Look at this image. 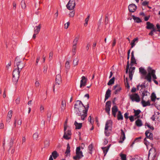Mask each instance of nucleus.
<instances>
[{
  "mask_svg": "<svg viewBox=\"0 0 160 160\" xmlns=\"http://www.w3.org/2000/svg\"><path fill=\"white\" fill-rule=\"evenodd\" d=\"M83 107H84V105L81 101L78 100L76 101V103L74 105V109L77 116V119L78 120H82L81 117L82 116V113H83L82 111Z\"/></svg>",
  "mask_w": 160,
  "mask_h": 160,
  "instance_id": "f257e3e1",
  "label": "nucleus"
},
{
  "mask_svg": "<svg viewBox=\"0 0 160 160\" xmlns=\"http://www.w3.org/2000/svg\"><path fill=\"white\" fill-rule=\"evenodd\" d=\"M144 144L146 146L147 149L150 146L151 148L150 149L149 151V153L148 155V160H153L156 157L157 152L155 148H153V144H150L147 140L146 138L144 139Z\"/></svg>",
  "mask_w": 160,
  "mask_h": 160,
  "instance_id": "f03ea898",
  "label": "nucleus"
},
{
  "mask_svg": "<svg viewBox=\"0 0 160 160\" xmlns=\"http://www.w3.org/2000/svg\"><path fill=\"white\" fill-rule=\"evenodd\" d=\"M21 71V70L18 69L17 68H15L13 71L12 81L15 84L18 81L20 76V72Z\"/></svg>",
  "mask_w": 160,
  "mask_h": 160,
  "instance_id": "7ed1b4c3",
  "label": "nucleus"
},
{
  "mask_svg": "<svg viewBox=\"0 0 160 160\" xmlns=\"http://www.w3.org/2000/svg\"><path fill=\"white\" fill-rule=\"evenodd\" d=\"M17 67V68L18 69L21 70L25 66V64L20 61V58L18 57H17L15 60L14 62V67Z\"/></svg>",
  "mask_w": 160,
  "mask_h": 160,
  "instance_id": "20e7f679",
  "label": "nucleus"
},
{
  "mask_svg": "<svg viewBox=\"0 0 160 160\" xmlns=\"http://www.w3.org/2000/svg\"><path fill=\"white\" fill-rule=\"evenodd\" d=\"M83 157L82 153L81 151V148L80 147H77L76 149V156L73 157V158L77 160Z\"/></svg>",
  "mask_w": 160,
  "mask_h": 160,
  "instance_id": "39448f33",
  "label": "nucleus"
},
{
  "mask_svg": "<svg viewBox=\"0 0 160 160\" xmlns=\"http://www.w3.org/2000/svg\"><path fill=\"white\" fill-rule=\"evenodd\" d=\"M129 97L132 102L135 101L137 102H138L140 101L139 96L137 93L130 95Z\"/></svg>",
  "mask_w": 160,
  "mask_h": 160,
  "instance_id": "423d86ee",
  "label": "nucleus"
},
{
  "mask_svg": "<svg viewBox=\"0 0 160 160\" xmlns=\"http://www.w3.org/2000/svg\"><path fill=\"white\" fill-rule=\"evenodd\" d=\"M83 109L82 110L83 111V113L82 114V117H81L82 120H84L85 118L86 117L87 115V112L89 108V104L88 103L86 105V107L84 106V107H83Z\"/></svg>",
  "mask_w": 160,
  "mask_h": 160,
  "instance_id": "0eeeda50",
  "label": "nucleus"
},
{
  "mask_svg": "<svg viewBox=\"0 0 160 160\" xmlns=\"http://www.w3.org/2000/svg\"><path fill=\"white\" fill-rule=\"evenodd\" d=\"M75 1L73 0H69L68 3L66 5L67 8L69 10H72L74 8L75 6Z\"/></svg>",
  "mask_w": 160,
  "mask_h": 160,
  "instance_id": "6e6552de",
  "label": "nucleus"
},
{
  "mask_svg": "<svg viewBox=\"0 0 160 160\" xmlns=\"http://www.w3.org/2000/svg\"><path fill=\"white\" fill-rule=\"evenodd\" d=\"M151 68L150 67H148V68L147 70L148 72V73L145 78V79H146L149 82H151Z\"/></svg>",
  "mask_w": 160,
  "mask_h": 160,
  "instance_id": "1a4fd4ad",
  "label": "nucleus"
},
{
  "mask_svg": "<svg viewBox=\"0 0 160 160\" xmlns=\"http://www.w3.org/2000/svg\"><path fill=\"white\" fill-rule=\"evenodd\" d=\"M112 122L111 120L107 121L105 127V130H111L112 129Z\"/></svg>",
  "mask_w": 160,
  "mask_h": 160,
  "instance_id": "9d476101",
  "label": "nucleus"
},
{
  "mask_svg": "<svg viewBox=\"0 0 160 160\" xmlns=\"http://www.w3.org/2000/svg\"><path fill=\"white\" fill-rule=\"evenodd\" d=\"M111 102L109 101H107L105 105V111L108 115H110V108L111 107Z\"/></svg>",
  "mask_w": 160,
  "mask_h": 160,
  "instance_id": "9b49d317",
  "label": "nucleus"
},
{
  "mask_svg": "<svg viewBox=\"0 0 160 160\" xmlns=\"http://www.w3.org/2000/svg\"><path fill=\"white\" fill-rule=\"evenodd\" d=\"M126 132L125 129L123 130L122 129H121V135L120 137V141H119V142H122L125 139V133Z\"/></svg>",
  "mask_w": 160,
  "mask_h": 160,
  "instance_id": "f8f14e48",
  "label": "nucleus"
},
{
  "mask_svg": "<svg viewBox=\"0 0 160 160\" xmlns=\"http://www.w3.org/2000/svg\"><path fill=\"white\" fill-rule=\"evenodd\" d=\"M82 79L80 81V87L82 88V86H86L87 81V79L84 76H82L81 78Z\"/></svg>",
  "mask_w": 160,
  "mask_h": 160,
  "instance_id": "ddd939ff",
  "label": "nucleus"
},
{
  "mask_svg": "<svg viewBox=\"0 0 160 160\" xmlns=\"http://www.w3.org/2000/svg\"><path fill=\"white\" fill-rule=\"evenodd\" d=\"M148 94L149 95L150 93L149 92H148L147 91L144 90L143 92H142V100H147V99H148Z\"/></svg>",
  "mask_w": 160,
  "mask_h": 160,
  "instance_id": "4468645a",
  "label": "nucleus"
},
{
  "mask_svg": "<svg viewBox=\"0 0 160 160\" xmlns=\"http://www.w3.org/2000/svg\"><path fill=\"white\" fill-rule=\"evenodd\" d=\"M113 90H115L114 93L115 94H118L121 90V88L118 85L114 86L113 87Z\"/></svg>",
  "mask_w": 160,
  "mask_h": 160,
  "instance_id": "2eb2a0df",
  "label": "nucleus"
},
{
  "mask_svg": "<svg viewBox=\"0 0 160 160\" xmlns=\"http://www.w3.org/2000/svg\"><path fill=\"white\" fill-rule=\"evenodd\" d=\"M71 134V131L68 130L66 132H64L63 138L65 139L68 140L70 138V136Z\"/></svg>",
  "mask_w": 160,
  "mask_h": 160,
  "instance_id": "dca6fc26",
  "label": "nucleus"
},
{
  "mask_svg": "<svg viewBox=\"0 0 160 160\" xmlns=\"http://www.w3.org/2000/svg\"><path fill=\"white\" fill-rule=\"evenodd\" d=\"M128 8L130 12H133L136 10L137 6L134 4H131L128 6Z\"/></svg>",
  "mask_w": 160,
  "mask_h": 160,
  "instance_id": "f3484780",
  "label": "nucleus"
},
{
  "mask_svg": "<svg viewBox=\"0 0 160 160\" xmlns=\"http://www.w3.org/2000/svg\"><path fill=\"white\" fill-rule=\"evenodd\" d=\"M135 69V67H131L129 68V78L131 80L132 79V76L134 72Z\"/></svg>",
  "mask_w": 160,
  "mask_h": 160,
  "instance_id": "a211bd4d",
  "label": "nucleus"
},
{
  "mask_svg": "<svg viewBox=\"0 0 160 160\" xmlns=\"http://www.w3.org/2000/svg\"><path fill=\"white\" fill-rule=\"evenodd\" d=\"M55 82L56 84H57L58 85H59L61 83L62 78L60 75L58 74L56 75Z\"/></svg>",
  "mask_w": 160,
  "mask_h": 160,
  "instance_id": "6ab92c4d",
  "label": "nucleus"
},
{
  "mask_svg": "<svg viewBox=\"0 0 160 160\" xmlns=\"http://www.w3.org/2000/svg\"><path fill=\"white\" fill-rule=\"evenodd\" d=\"M145 135L149 139L151 140L153 139V134L150 132L149 130H147L145 133Z\"/></svg>",
  "mask_w": 160,
  "mask_h": 160,
  "instance_id": "aec40b11",
  "label": "nucleus"
},
{
  "mask_svg": "<svg viewBox=\"0 0 160 160\" xmlns=\"http://www.w3.org/2000/svg\"><path fill=\"white\" fill-rule=\"evenodd\" d=\"M136 63V61L134 57V51H133L131 53V62L130 64L131 66H132L133 64Z\"/></svg>",
  "mask_w": 160,
  "mask_h": 160,
  "instance_id": "412c9836",
  "label": "nucleus"
},
{
  "mask_svg": "<svg viewBox=\"0 0 160 160\" xmlns=\"http://www.w3.org/2000/svg\"><path fill=\"white\" fill-rule=\"evenodd\" d=\"M111 91L108 89L106 92L105 95V98L104 99V101L105 102L108 98L110 97L111 94Z\"/></svg>",
  "mask_w": 160,
  "mask_h": 160,
  "instance_id": "4be33fe9",
  "label": "nucleus"
},
{
  "mask_svg": "<svg viewBox=\"0 0 160 160\" xmlns=\"http://www.w3.org/2000/svg\"><path fill=\"white\" fill-rule=\"evenodd\" d=\"M141 103L143 107H145L147 106L150 105V102L149 100L146 102L145 100H142Z\"/></svg>",
  "mask_w": 160,
  "mask_h": 160,
  "instance_id": "5701e85b",
  "label": "nucleus"
},
{
  "mask_svg": "<svg viewBox=\"0 0 160 160\" xmlns=\"http://www.w3.org/2000/svg\"><path fill=\"white\" fill-rule=\"evenodd\" d=\"M139 71L140 73L143 76L146 75L147 72L142 67H141L139 68Z\"/></svg>",
  "mask_w": 160,
  "mask_h": 160,
  "instance_id": "b1692460",
  "label": "nucleus"
},
{
  "mask_svg": "<svg viewBox=\"0 0 160 160\" xmlns=\"http://www.w3.org/2000/svg\"><path fill=\"white\" fill-rule=\"evenodd\" d=\"M41 28V25L39 24L38 26H36L34 28V33L38 34Z\"/></svg>",
  "mask_w": 160,
  "mask_h": 160,
  "instance_id": "393cba45",
  "label": "nucleus"
},
{
  "mask_svg": "<svg viewBox=\"0 0 160 160\" xmlns=\"http://www.w3.org/2000/svg\"><path fill=\"white\" fill-rule=\"evenodd\" d=\"M74 125L76 126V129H80L82 127V123H78L76 121L75 122Z\"/></svg>",
  "mask_w": 160,
  "mask_h": 160,
  "instance_id": "a878e982",
  "label": "nucleus"
},
{
  "mask_svg": "<svg viewBox=\"0 0 160 160\" xmlns=\"http://www.w3.org/2000/svg\"><path fill=\"white\" fill-rule=\"evenodd\" d=\"M138 38H136L134 39L132 41L131 43V48H133L135 45V42H138Z\"/></svg>",
  "mask_w": 160,
  "mask_h": 160,
  "instance_id": "bb28decb",
  "label": "nucleus"
},
{
  "mask_svg": "<svg viewBox=\"0 0 160 160\" xmlns=\"http://www.w3.org/2000/svg\"><path fill=\"white\" fill-rule=\"evenodd\" d=\"M66 106V101L65 100H62L61 102V109L62 111H63L65 108Z\"/></svg>",
  "mask_w": 160,
  "mask_h": 160,
  "instance_id": "cd10ccee",
  "label": "nucleus"
},
{
  "mask_svg": "<svg viewBox=\"0 0 160 160\" xmlns=\"http://www.w3.org/2000/svg\"><path fill=\"white\" fill-rule=\"evenodd\" d=\"M135 124L138 127H141L142 125V122L140 119H138L136 121Z\"/></svg>",
  "mask_w": 160,
  "mask_h": 160,
  "instance_id": "c85d7f7f",
  "label": "nucleus"
},
{
  "mask_svg": "<svg viewBox=\"0 0 160 160\" xmlns=\"http://www.w3.org/2000/svg\"><path fill=\"white\" fill-rule=\"evenodd\" d=\"M110 145H109L107 147H106L102 148V149L103 151V152L104 153V156H105L106 155L109 149V148L110 146Z\"/></svg>",
  "mask_w": 160,
  "mask_h": 160,
  "instance_id": "c756f323",
  "label": "nucleus"
},
{
  "mask_svg": "<svg viewBox=\"0 0 160 160\" xmlns=\"http://www.w3.org/2000/svg\"><path fill=\"white\" fill-rule=\"evenodd\" d=\"M79 59H78V57L73 59L72 62V64L74 67H75L78 65Z\"/></svg>",
  "mask_w": 160,
  "mask_h": 160,
  "instance_id": "7c9ffc66",
  "label": "nucleus"
},
{
  "mask_svg": "<svg viewBox=\"0 0 160 160\" xmlns=\"http://www.w3.org/2000/svg\"><path fill=\"white\" fill-rule=\"evenodd\" d=\"M147 26L146 28L148 29H151L153 28V25L149 22L146 23Z\"/></svg>",
  "mask_w": 160,
  "mask_h": 160,
  "instance_id": "2f4dec72",
  "label": "nucleus"
},
{
  "mask_svg": "<svg viewBox=\"0 0 160 160\" xmlns=\"http://www.w3.org/2000/svg\"><path fill=\"white\" fill-rule=\"evenodd\" d=\"M133 19L135 22L137 23H140L142 22V20L139 18L135 17L134 16H133Z\"/></svg>",
  "mask_w": 160,
  "mask_h": 160,
  "instance_id": "473e14b6",
  "label": "nucleus"
},
{
  "mask_svg": "<svg viewBox=\"0 0 160 160\" xmlns=\"http://www.w3.org/2000/svg\"><path fill=\"white\" fill-rule=\"evenodd\" d=\"M117 118L118 120H122L123 119V117L122 115L121 112L120 111L118 112L117 115Z\"/></svg>",
  "mask_w": 160,
  "mask_h": 160,
  "instance_id": "72a5a7b5",
  "label": "nucleus"
},
{
  "mask_svg": "<svg viewBox=\"0 0 160 160\" xmlns=\"http://www.w3.org/2000/svg\"><path fill=\"white\" fill-rule=\"evenodd\" d=\"M51 155L53 157L54 159H55L58 156V154L56 151H53Z\"/></svg>",
  "mask_w": 160,
  "mask_h": 160,
  "instance_id": "f704fd0d",
  "label": "nucleus"
},
{
  "mask_svg": "<svg viewBox=\"0 0 160 160\" xmlns=\"http://www.w3.org/2000/svg\"><path fill=\"white\" fill-rule=\"evenodd\" d=\"M156 99V97L155 94L154 92L152 93L151 95V100L152 102H155Z\"/></svg>",
  "mask_w": 160,
  "mask_h": 160,
  "instance_id": "c9c22d12",
  "label": "nucleus"
},
{
  "mask_svg": "<svg viewBox=\"0 0 160 160\" xmlns=\"http://www.w3.org/2000/svg\"><path fill=\"white\" fill-rule=\"evenodd\" d=\"M155 71L154 70L152 69L151 70V74L152 76V78L153 79V80L156 79L157 78L155 74Z\"/></svg>",
  "mask_w": 160,
  "mask_h": 160,
  "instance_id": "e433bc0d",
  "label": "nucleus"
},
{
  "mask_svg": "<svg viewBox=\"0 0 160 160\" xmlns=\"http://www.w3.org/2000/svg\"><path fill=\"white\" fill-rule=\"evenodd\" d=\"M70 61H67L65 64V68L66 69L68 70L70 69Z\"/></svg>",
  "mask_w": 160,
  "mask_h": 160,
  "instance_id": "4c0bfd02",
  "label": "nucleus"
},
{
  "mask_svg": "<svg viewBox=\"0 0 160 160\" xmlns=\"http://www.w3.org/2000/svg\"><path fill=\"white\" fill-rule=\"evenodd\" d=\"M114 77H113L112 79H110L108 83V85H111L114 83Z\"/></svg>",
  "mask_w": 160,
  "mask_h": 160,
  "instance_id": "58836bf2",
  "label": "nucleus"
},
{
  "mask_svg": "<svg viewBox=\"0 0 160 160\" xmlns=\"http://www.w3.org/2000/svg\"><path fill=\"white\" fill-rule=\"evenodd\" d=\"M112 113H117L118 111V109L117 106H114L112 109Z\"/></svg>",
  "mask_w": 160,
  "mask_h": 160,
  "instance_id": "ea45409f",
  "label": "nucleus"
},
{
  "mask_svg": "<svg viewBox=\"0 0 160 160\" xmlns=\"http://www.w3.org/2000/svg\"><path fill=\"white\" fill-rule=\"evenodd\" d=\"M78 40V38L76 37L75 39H74V40L73 41V46H76V45L77 43V42Z\"/></svg>",
  "mask_w": 160,
  "mask_h": 160,
  "instance_id": "a19ab883",
  "label": "nucleus"
},
{
  "mask_svg": "<svg viewBox=\"0 0 160 160\" xmlns=\"http://www.w3.org/2000/svg\"><path fill=\"white\" fill-rule=\"evenodd\" d=\"M141 111L138 109L137 110H134V116H137L141 112Z\"/></svg>",
  "mask_w": 160,
  "mask_h": 160,
  "instance_id": "79ce46f5",
  "label": "nucleus"
},
{
  "mask_svg": "<svg viewBox=\"0 0 160 160\" xmlns=\"http://www.w3.org/2000/svg\"><path fill=\"white\" fill-rule=\"evenodd\" d=\"M120 156L121 157V160H126V155L125 154L120 153Z\"/></svg>",
  "mask_w": 160,
  "mask_h": 160,
  "instance_id": "37998d69",
  "label": "nucleus"
},
{
  "mask_svg": "<svg viewBox=\"0 0 160 160\" xmlns=\"http://www.w3.org/2000/svg\"><path fill=\"white\" fill-rule=\"evenodd\" d=\"M93 148V147L92 144H91L88 147V152L90 154H92V150Z\"/></svg>",
  "mask_w": 160,
  "mask_h": 160,
  "instance_id": "c03bdc74",
  "label": "nucleus"
},
{
  "mask_svg": "<svg viewBox=\"0 0 160 160\" xmlns=\"http://www.w3.org/2000/svg\"><path fill=\"white\" fill-rule=\"evenodd\" d=\"M13 142H14V140L13 139L11 138L10 139V142L9 143V149H10L11 148V147L12 146L13 144Z\"/></svg>",
  "mask_w": 160,
  "mask_h": 160,
  "instance_id": "a18cd8bd",
  "label": "nucleus"
},
{
  "mask_svg": "<svg viewBox=\"0 0 160 160\" xmlns=\"http://www.w3.org/2000/svg\"><path fill=\"white\" fill-rule=\"evenodd\" d=\"M90 16V14H88V17L85 19V23H84V26H86L88 24V22L89 20Z\"/></svg>",
  "mask_w": 160,
  "mask_h": 160,
  "instance_id": "49530a36",
  "label": "nucleus"
},
{
  "mask_svg": "<svg viewBox=\"0 0 160 160\" xmlns=\"http://www.w3.org/2000/svg\"><path fill=\"white\" fill-rule=\"evenodd\" d=\"M22 8V9H24L26 7V5L24 0H22L21 3Z\"/></svg>",
  "mask_w": 160,
  "mask_h": 160,
  "instance_id": "de8ad7c7",
  "label": "nucleus"
},
{
  "mask_svg": "<svg viewBox=\"0 0 160 160\" xmlns=\"http://www.w3.org/2000/svg\"><path fill=\"white\" fill-rule=\"evenodd\" d=\"M70 147L69 146V144L68 143L67 145V150L66 151V153L67 154L70 153Z\"/></svg>",
  "mask_w": 160,
  "mask_h": 160,
  "instance_id": "09e8293b",
  "label": "nucleus"
},
{
  "mask_svg": "<svg viewBox=\"0 0 160 160\" xmlns=\"http://www.w3.org/2000/svg\"><path fill=\"white\" fill-rule=\"evenodd\" d=\"M49 145V141L47 139L44 142V146L45 147H48Z\"/></svg>",
  "mask_w": 160,
  "mask_h": 160,
  "instance_id": "8fccbe9b",
  "label": "nucleus"
},
{
  "mask_svg": "<svg viewBox=\"0 0 160 160\" xmlns=\"http://www.w3.org/2000/svg\"><path fill=\"white\" fill-rule=\"evenodd\" d=\"M38 134L37 132L35 133L33 135V138L35 140H37L38 138Z\"/></svg>",
  "mask_w": 160,
  "mask_h": 160,
  "instance_id": "3c124183",
  "label": "nucleus"
},
{
  "mask_svg": "<svg viewBox=\"0 0 160 160\" xmlns=\"http://www.w3.org/2000/svg\"><path fill=\"white\" fill-rule=\"evenodd\" d=\"M129 68V62L128 61L127 62V63L126 66V73H128V69Z\"/></svg>",
  "mask_w": 160,
  "mask_h": 160,
  "instance_id": "603ef678",
  "label": "nucleus"
},
{
  "mask_svg": "<svg viewBox=\"0 0 160 160\" xmlns=\"http://www.w3.org/2000/svg\"><path fill=\"white\" fill-rule=\"evenodd\" d=\"M12 110H10L9 111L8 113L7 117H12Z\"/></svg>",
  "mask_w": 160,
  "mask_h": 160,
  "instance_id": "864d4df0",
  "label": "nucleus"
},
{
  "mask_svg": "<svg viewBox=\"0 0 160 160\" xmlns=\"http://www.w3.org/2000/svg\"><path fill=\"white\" fill-rule=\"evenodd\" d=\"M146 125L147 126V127L148 128H150L152 130H154V128L153 126H151L150 124L148 123H146Z\"/></svg>",
  "mask_w": 160,
  "mask_h": 160,
  "instance_id": "5fc2aeb1",
  "label": "nucleus"
},
{
  "mask_svg": "<svg viewBox=\"0 0 160 160\" xmlns=\"http://www.w3.org/2000/svg\"><path fill=\"white\" fill-rule=\"evenodd\" d=\"M108 130H105L104 133L105 135L107 136H108L110 134V132L108 131Z\"/></svg>",
  "mask_w": 160,
  "mask_h": 160,
  "instance_id": "6e6d98bb",
  "label": "nucleus"
},
{
  "mask_svg": "<svg viewBox=\"0 0 160 160\" xmlns=\"http://www.w3.org/2000/svg\"><path fill=\"white\" fill-rule=\"evenodd\" d=\"M5 139H4L3 141L2 142V149L3 151L5 150Z\"/></svg>",
  "mask_w": 160,
  "mask_h": 160,
  "instance_id": "4d7b16f0",
  "label": "nucleus"
},
{
  "mask_svg": "<svg viewBox=\"0 0 160 160\" xmlns=\"http://www.w3.org/2000/svg\"><path fill=\"white\" fill-rule=\"evenodd\" d=\"M76 46H72V52H76Z\"/></svg>",
  "mask_w": 160,
  "mask_h": 160,
  "instance_id": "13d9d810",
  "label": "nucleus"
},
{
  "mask_svg": "<svg viewBox=\"0 0 160 160\" xmlns=\"http://www.w3.org/2000/svg\"><path fill=\"white\" fill-rule=\"evenodd\" d=\"M40 112L41 113H43L44 111V107L42 105H41L40 108Z\"/></svg>",
  "mask_w": 160,
  "mask_h": 160,
  "instance_id": "bf43d9fd",
  "label": "nucleus"
},
{
  "mask_svg": "<svg viewBox=\"0 0 160 160\" xmlns=\"http://www.w3.org/2000/svg\"><path fill=\"white\" fill-rule=\"evenodd\" d=\"M53 53L52 52H51L49 53V59L51 60L52 58Z\"/></svg>",
  "mask_w": 160,
  "mask_h": 160,
  "instance_id": "052dcab7",
  "label": "nucleus"
},
{
  "mask_svg": "<svg viewBox=\"0 0 160 160\" xmlns=\"http://www.w3.org/2000/svg\"><path fill=\"white\" fill-rule=\"evenodd\" d=\"M74 12L72 11L69 14V16L70 17H73L74 15Z\"/></svg>",
  "mask_w": 160,
  "mask_h": 160,
  "instance_id": "680f3d73",
  "label": "nucleus"
},
{
  "mask_svg": "<svg viewBox=\"0 0 160 160\" xmlns=\"http://www.w3.org/2000/svg\"><path fill=\"white\" fill-rule=\"evenodd\" d=\"M92 118L91 116H89L88 118V120L90 122L91 124H93V122L91 120Z\"/></svg>",
  "mask_w": 160,
  "mask_h": 160,
  "instance_id": "e2e57ef3",
  "label": "nucleus"
},
{
  "mask_svg": "<svg viewBox=\"0 0 160 160\" xmlns=\"http://www.w3.org/2000/svg\"><path fill=\"white\" fill-rule=\"evenodd\" d=\"M156 31L154 29H153L151 32L149 33V35L151 36H152L153 34V32Z\"/></svg>",
  "mask_w": 160,
  "mask_h": 160,
  "instance_id": "0e129e2a",
  "label": "nucleus"
},
{
  "mask_svg": "<svg viewBox=\"0 0 160 160\" xmlns=\"http://www.w3.org/2000/svg\"><path fill=\"white\" fill-rule=\"evenodd\" d=\"M70 23L69 22H67L64 24V28L65 29H67Z\"/></svg>",
  "mask_w": 160,
  "mask_h": 160,
  "instance_id": "69168bd1",
  "label": "nucleus"
},
{
  "mask_svg": "<svg viewBox=\"0 0 160 160\" xmlns=\"http://www.w3.org/2000/svg\"><path fill=\"white\" fill-rule=\"evenodd\" d=\"M129 119L131 122H132L134 121V116H131L129 117Z\"/></svg>",
  "mask_w": 160,
  "mask_h": 160,
  "instance_id": "338daca9",
  "label": "nucleus"
},
{
  "mask_svg": "<svg viewBox=\"0 0 160 160\" xmlns=\"http://www.w3.org/2000/svg\"><path fill=\"white\" fill-rule=\"evenodd\" d=\"M148 4V2L146 1H144L142 3V5L143 6H146Z\"/></svg>",
  "mask_w": 160,
  "mask_h": 160,
  "instance_id": "774afa93",
  "label": "nucleus"
}]
</instances>
